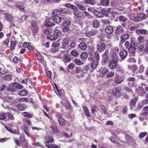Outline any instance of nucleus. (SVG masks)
<instances>
[{"label": "nucleus", "mask_w": 148, "mask_h": 148, "mask_svg": "<svg viewBox=\"0 0 148 148\" xmlns=\"http://www.w3.org/2000/svg\"><path fill=\"white\" fill-rule=\"evenodd\" d=\"M131 40L130 45V46L129 42L127 41L125 42V46L131 53H134L135 52L136 47L138 44L134 38H132Z\"/></svg>", "instance_id": "f257e3e1"}, {"label": "nucleus", "mask_w": 148, "mask_h": 148, "mask_svg": "<svg viewBox=\"0 0 148 148\" xmlns=\"http://www.w3.org/2000/svg\"><path fill=\"white\" fill-rule=\"evenodd\" d=\"M66 6L67 8L73 9V12L75 16L77 18H81L83 16L82 12L79 11L77 9L76 7L72 4L67 3L66 5Z\"/></svg>", "instance_id": "f03ea898"}, {"label": "nucleus", "mask_w": 148, "mask_h": 148, "mask_svg": "<svg viewBox=\"0 0 148 148\" xmlns=\"http://www.w3.org/2000/svg\"><path fill=\"white\" fill-rule=\"evenodd\" d=\"M58 11V10H55L54 11H53L52 13L53 15L52 18L54 22L57 23H59L61 21V16L59 12H57Z\"/></svg>", "instance_id": "7ed1b4c3"}, {"label": "nucleus", "mask_w": 148, "mask_h": 148, "mask_svg": "<svg viewBox=\"0 0 148 148\" xmlns=\"http://www.w3.org/2000/svg\"><path fill=\"white\" fill-rule=\"evenodd\" d=\"M116 58H112L111 60L109 61L108 66L109 68L111 70H114L115 69L117 64H118L119 58L118 56L116 55Z\"/></svg>", "instance_id": "20e7f679"}, {"label": "nucleus", "mask_w": 148, "mask_h": 148, "mask_svg": "<svg viewBox=\"0 0 148 148\" xmlns=\"http://www.w3.org/2000/svg\"><path fill=\"white\" fill-rule=\"evenodd\" d=\"M30 27L32 31L34 34H36L38 32V26L36 21H33L31 22Z\"/></svg>", "instance_id": "39448f33"}, {"label": "nucleus", "mask_w": 148, "mask_h": 148, "mask_svg": "<svg viewBox=\"0 0 148 148\" xmlns=\"http://www.w3.org/2000/svg\"><path fill=\"white\" fill-rule=\"evenodd\" d=\"M71 23V22L69 21H65L63 23L62 25L64 27L62 29L63 32H67L69 30V26L70 25Z\"/></svg>", "instance_id": "423d86ee"}, {"label": "nucleus", "mask_w": 148, "mask_h": 148, "mask_svg": "<svg viewBox=\"0 0 148 148\" xmlns=\"http://www.w3.org/2000/svg\"><path fill=\"white\" fill-rule=\"evenodd\" d=\"M45 25L47 27H49L54 25H55V23L52 18H47L45 21Z\"/></svg>", "instance_id": "0eeeda50"}, {"label": "nucleus", "mask_w": 148, "mask_h": 148, "mask_svg": "<svg viewBox=\"0 0 148 148\" xmlns=\"http://www.w3.org/2000/svg\"><path fill=\"white\" fill-rule=\"evenodd\" d=\"M121 89L120 87H118L112 91V94L116 97H119L121 95Z\"/></svg>", "instance_id": "6e6552de"}, {"label": "nucleus", "mask_w": 148, "mask_h": 148, "mask_svg": "<svg viewBox=\"0 0 148 148\" xmlns=\"http://www.w3.org/2000/svg\"><path fill=\"white\" fill-rule=\"evenodd\" d=\"M16 8L18 9L24 11L25 5L24 3L21 2H18L15 4Z\"/></svg>", "instance_id": "1a4fd4ad"}, {"label": "nucleus", "mask_w": 148, "mask_h": 148, "mask_svg": "<svg viewBox=\"0 0 148 148\" xmlns=\"http://www.w3.org/2000/svg\"><path fill=\"white\" fill-rule=\"evenodd\" d=\"M97 49L99 51L101 52L106 49V45L104 42H102L100 45H97Z\"/></svg>", "instance_id": "9d476101"}, {"label": "nucleus", "mask_w": 148, "mask_h": 148, "mask_svg": "<svg viewBox=\"0 0 148 148\" xmlns=\"http://www.w3.org/2000/svg\"><path fill=\"white\" fill-rule=\"evenodd\" d=\"M138 21H141L146 19L147 18V15L143 13L137 14Z\"/></svg>", "instance_id": "9b49d317"}, {"label": "nucleus", "mask_w": 148, "mask_h": 148, "mask_svg": "<svg viewBox=\"0 0 148 148\" xmlns=\"http://www.w3.org/2000/svg\"><path fill=\"white\" fill-rule=\"evenodd\" d=\"M97 33V31L96 29H92L91 31L87 32L86 33V35L88 37L94 36Z\"/></svg>", "instance_id": "f8f14e48"}, {"label": "nucleus", "mask_w": 148, "mask_h": 148, "mask_svg": "<svg viewBox=\"0 0 148 148\" xmlns=\"http://www.w3.org/2000/svg\"><path fill=\"white\" fill-rule=\"evenodd\" d=\"M62 44L61 46V47L64 49H66L68 48L69 46L68 40L66 38H64L62 42Z\"/></svg>", "instance_id": "ddd939ff"}, {"label": "nucleus", "mask_w": 148, "mask_h": 148, "mask_svg": "<svg viewBox=\"0 0 148 148\" xmlns=\"http://www.w3.org/2000/svg\"><path fill=\"white\" fill-rule=\"evenodd\" d=\"M17 83H15L13 84H10L9 85V88H7V90L11 91H16V90L17 89Z\"/></svg>", "instance_id": "4468645a"}, {"label": "nucleus", "mask_w": 148, "mask_h": 148, "mask_svg": "<svg viewBox=\"0 0 148 148\" xmlns=\"http://www.w3.org/2000/svg\"><path fill=\"white\" fill-rule=\"evenodd\" d=\"M130 35L128 34H126L122 35L121 37V40L120 41V44H123L126 40L128 39Z\"/></svg>", "instance_id": "2eb2a0df"}, {"label": "nucleus", "mask_w": 148, "mask_h": 148, "mask_svg": "<svg viewBox=\"0 0 148 148\" xmlns=\"http://www.w3.org/2000/svg\"><path fill=\"white\" fill-rule=\"evenodd\" d=\"M123 80V78L121 76L118 75H115L114 78V82L116 83L120 84Z\"/></svg>", "instance_id": "dca6fc26"}, {"label": "nucleus", "mask_w": 148, "mask_h": 148, "mask_svg": "<svg viewBox=\"0 0 148 148\" xmlns=\"http://www.w3.org/2000/svg\"><path fill=\"white\" fill-rule=\"evenodd\" d=\"M45 140L46 143H51L53 142L54 140L51 136L47 135L45 137Z\"/></svg>", "instance_id": "f3484780"}, {"label": "nucleus", "mask_w": 148, "mask_h": 148, "mask_svg": "<svg viewBox=\"0 0 148 148\" xmlns=\"http://www.w3.org/2000/svg\"><path fill=\"white\" fill-rule=\"evenodd\" d=\"M129 18L130 20L136 22L138 21V19L137 18V14L135 13H132L129 15Z\"/></svg>", "instance_id": "a211bd4d"}, {"label": "nucleus", "mask_w": 148, "mask_h": 148, "mask_svg": "<svg viewBox=\"0 0 148 148\" xmlns=\"http://www.w3.org/2000/svg\"><path fill=\"white\" fill-rule=\"evenodd\" d=\"M87 47V44L84 42L80 43L78 45V49L80 50L84 51L86 49Z\"/></svg>", "instance_id": "6ab92c4d"}, {"label": "nucleus", "mask_w": 148, "mask_h": 148, "mask_svg": "<svg viewBox=\"0 0 148 148\" xmlns=\"http://www.w3.org/2000/svg\"><path fill=\"white\" fill-rule=\"evenodd\" d=\"M105 32L107 34H112L113 32V27L111 26H107L105 28Z\"/></svg>", "instance_id": "aec40b11"}, {"label": "nucleus", "mask_w": 148, "mask_h": 148, "mask_svg": "<svg viewBox=\"0 0 148 148\" xmlns=\"http://www.w3.org/2000/svg\"><path fill=\"white\" fill-rule=\"evenodd\" d=\"M119 55L122 60H123L127 56V52L126 50H122L120 52Z\"/></svg>", "instance_id": "412c9836"}, {"label": "nucleus", "mask_w": 148, "mask_h": 148, "mask_svg": "<svg viewBox=\"0 0 148 148\" xmlns=\"http://www.w3.org/2000/svg\"><path fill=\"white\" fill-rule=\"evenodd\" d=\"M137 89L138 91V94L141 96H144L145 94L146 93L145 91L141 87H138Z\"/></svg>", "instance_id": "4be33fe9"}, {"label": "nucleus", "mask_w": 148, "mask_h": 148, "mask_svg": "<svg viewBox=\"0 0 148 148\" xmlns=\"http://www.w3.org/2000/svg\"><path fill=\"white\" fill-rule=\"evenodd\" d=\"M0 120L7 121L6 113L4 112H0Z\"/></svg>", "instance_id": "5701e85b"}, {"label": "nucleus", "mask_w": 148, "mask_h": 148, "mask_svg": "<svg viewBox=\"0 0 148 148\" xmlns=\"http://www.w3.org/2000/svg\"><path fill=\"white\" fill-rule=\"evenodd\" d=\"M123 29L122 27H118L115 30V34L117 35L121 34L123 32Z\"/></svg>", "instance_id": "b1692460"}, {"label": "nucleus", "mask_w": 148, "mask_h": 148, "mask_svg": "<svg viewBox=\"0 0 148 148\" xmlns=\"http://www.w3.org/2000/svg\"><path fill=\"white\" fill-rule=\"evenodd\" d=\"M92 26L96 28H97L99 25V21L95 19H93L92 22Z\"/></svg>", "instance_id": "393cba45"}, {"label": "nucleus", "mask_w": 148, "mask_h": 148, "mask_svg": "<svg viewBox=\"0 0 148 148\" xmlns=\"http://www.w3.org/2000/svg\"><path fill=\"white\" fill-rule=\"evenodd\" d=\"M4 17L9 22H11L12 21V17L9 14H4Z\"/></svg>", "instance_id": "a878e982"}, {"label": "nucleus", "mask_w": 148, "mask_h": 148, "mask_svg": "<svg viewBox=\"0 0 148 148\" xmlns=\"http://www.w3.org/2000/svg\"><path fill=\"white\" fill-rule=\"evenodd\" d=\"M83 109L86 116L89 117L90 116V112L87 107L85 106L83 107Z\"/></svg>", "instance_id": "bb28decb"}, {"label": "nucleus", "mask_w": 148, "mask_h": 148, "mask_svg": "<svg viewBox=\"0 0 148 148\" xmlns=\"http://www.w3.org/2000/svg\"><path fill=\"white\" fill-rule=\"evenodd\" d=\"M25 105L24 104H19L17 106V108L19 110H23L26 108Z\"/></svg>", "instance_id": "cd10ccee"}, {"label": "nucleus", "mask_w": 148, "mask_h": 148, "mask_svg": "<svg viewBox=\"0 0 148 148\" xmlns=\"http://www.w3.org/2000/svg\"><path fill=\"white\" fill-rule=\"evenodd\" d=\"M5 127L7 130H8L9 132L12 133H13L18 134L19 133V132L18 131H17L15 129H11L10 127H8L7 126H5Z\"/></svg>", "instance_id": "c85d7f7f"}, {"label": "nucleus", "mask_w": 148, "mask_h": 148, "mask_svg": "<svg viewBox=\"0 0 148 148\" xmlns=\"http://www.w3.org/2000/svg\"><path fill=\"white\" fill-rule=\"evenodd\" d=\"M98 62L97 61H95V60H93L91 63V66L92 68L95 69L97 66Z\"/></svg>", "instance_id": "c756f323"}, {"label": "nucleus", "mask_w": 148, "mask_h": 148, "mask_svg": "<svg viewBox=\"0 0 148 148\" xmlns=\"http://www.w3.org/2000/svg\"><path fill=\"white\" fill-rule=\"evenodd\" d=\"M88 57V54L86 52H84L82 53L80 56V58L83 61H85Z\"/></svg>", "instance_id": "7c9ffc66"}, {"label": "nucleus", "mask_w": 148, "mask_h": 148, "mask_svg": "<svg viewBox=\"0 0 148 148\" xmlns=\"http://www.w3.org/2000/svg\"><path fill=\"white\" fill-rule=\"evenodd\" d=\"M58 36L56 35L54 33L53 34L48 35L47 36V38L48 39H49L51 40H53L57 39Z\"/></svg>", "instance_id": "2f4dec72"}, {"label": "nucleus", "mask_w": 148, "mask_h": 148, "mask_svg": "<svg viewBox=\"0 0 148 148\" xmlns=\"http://www.w3.org/2000/svg\"><path fill=\"white\" fill-rule=\"evenodd\" d=\"M18 43V41H12L11 42L10 49L11 50H13L14 49V48L16 46V45Z\"/></svg>", "instance_id": "473e14b6"}, {"label": "nucleus", "mask_w": 148, "mask_h": 148, "mask_svg": "<svg viewBox=\"0 0 148 148\" xmlns=\"http://www.w3.org/2000/svg\"><path fill=\"white\" fill-rule=\"evenodd\" d=\"M58 121L60 125L63 126L65 125V121L61 116L59 117L58 118Z\"/></svg>", "instance_id": "72a5a7b5"}, {"label": "nucleus", "mask_w": 148, "mask_h": 148, "mask_svg": "<svg viewBox=\"0 0 148 148\" xmlns=\"http://www.w3.org/2000/svg\"><path fill=\"white\" fill-rule=\"evenodd\" d=\"M95 0H86L84 1V2L86 4L93 5L96 3V2Z\"/></svg>", "instance_id": "f704fd0d"}, {"label": "nucleus", "mask_w": 148, "mask_h": 148, "mask_svg": "<svg viewBox=\"0 0 148 148\" xmlns=\"http://www.w3.org/2000/svg\"><path fill=\"white\" fill-rule=\"evenodd\" d=\"M54 33L57 36H59L61 35V32L60 30L58 29V27H56L54 29Z\"/></svg>", "instance_id": "c9c22d12"}, {"label": "nucleus", "mask_w": 148, "mask_h": 148, "mask_svg": "<svg viewBox=\"0 0 148 148\" xmlns=\"http://www.w3.org/2000/svg\"><path fill=\"white\" fill-rule=\"evenodd\" d=\"M52 32V29L51 28H47L44 31V33L45 34H49L51 33Z\"/></svg>", "instance_id": "e433bc0d"}, {"label": "nucleus", "mask_w": 148, "mask_h": 148, "mask_svg": "<svg viewBox=\"0 0 148 148\" xmlns=\"http://www.w3.org/2000/svg\"><path fill=\"white\" fill-rule=\"evenodd\" d=\"M116 71L118 72H120V73H122L123 71V70L122 67L119 65H116V68L115 69Z\"/></svg>", "instance_id": "4c0bfd02"}, {"label": "nucleus", "mask_w": 148, "mask_h": 148, "mask_svg": "<svg viewBox=\"0 0 148 148\" xmlns=\"http://www.w3.org/2000/svg\"><path fill=\"white\" fill-rule=\"evenodd\" d=\"M109 3V1L108 0H103L100 2L101 5L103 6H108Z\"/></svg>", "instance_id": "58836bf2"}, {"label": "nucleus", "mask_w": 148, "mask_h": 148, "mask_svg": "<svg viewBox=\"0 0 148 148\" xmlns=\"http://www.w3.org/2000/svg\"><path fill=\"white\" fill-rule=\"evenodd\" d=\"M4 102H8L10 101L11 98L9 97L8 95H6L2 97Z\"/></svg>", "instance_id": "ea45409f"}, {"label": "nucleus", "mask_w": 148, "mask_h": 148, "mask_svg": "<svg viewBox=\"0 0 148 148\" xmlns=\"http://www.w3.org/2000/svg\"><path fill=\"white\" fill-rule=\"evenodd\" d=\"M56 10H58V12H59L60 13V14L61 16V14H66L67 13V10L63 8H58V9H56Z\"/></svg>", "instance_id": "a19ab883"}, {"label": "nucleus", "mask_w": 148, "mask_h": 148, "mask_svg": "<svg viewBox=\"0 0 148 148\" xmlns=\"http://www.w3.org/2000/svg\"><path fill=\"white\" fill-rule=\"evenodd\" d=\"M46 146L48 148H60L59 146L56 144H46Z\"/></svg>", "instance_id": "79ce46f5"}, {"label": "nucleus", "mask_w": 148, "mask_h": 148, "mask_svg": "<svg viewBox=\"0 0 148 148\" xmlns=\"http://www.w3.org/2000/svg\"><path fill=\"white\" fill-rule=\"evenodd\" d=\"M24 130L25 134L28 137H31V135L29 134V129L28 127H25L24 128Z\"/></svg>", "instance_id": "37998d69"}, {"label": "nucleus", "mask_w": 148, "mask_h": 148, "mask_svg": "<svg viewBox=\"0 0 148 148\" xmlns=\"http://www.w3.org/2000/svg\"><path fill=\"white\" fill-rule=\"evenodd\" d=\"M9 88V85L7 87H6L5 85H3L2 86H0V91H8L7 89V88Z\"/></svg>", "instance_id": "c03bdc74"}, {"label": "nucleus", "mask_w": 148, "mask_h": 148, "mask_svg": "<svg viewBox=\"0 0 148 148\" xmlns=\"http://www.w3.org/2000/svg\"><path fill=\"white\" fill-rule=\"evenodd\" d=\"M12 78V76L11 75H5L4 77V79L6 81H11Z\"/></svg>", "instance_id": "a18cd8bd"}, {"label": "nucleus", "mask_w": 148, "mask_h": 148, "mask_svg": "<svg viewBox=\"0 0 148 148\" xmlns=\"http://www.w3.org/2000/svg\"><path fill=\"white\" fill-rule=\"evenodd\" d=\"M71 54L72 56L75 57L79 55L77 51L75 49H73L72 50L71 52Z\"/></svg>", "instance_id": "49530a36"}, {"label": "nucleus", "mask_w": 148, "mask_h": 148, "mask_svg": "<svg viewBox=\"0 0 148 148\" xmlns=\"http://www.w3.org/2000/svg\"><path fill=\"white\" fill-rule=\"evenodd\" d=\"M18 101L20 102H29V99L28 98H22L18 99Z\"/></svg>", "instance_id": "de8ad7c7"}, {"label": "nucleus", "mask_w": 148, "mask_h": 148, "mask_svg": "<svg viewBox=\"0 0 148 148\" xmlns=\"http://www.w3.org/2000/svg\"><path fill=\"white\" fill-rule=\"evenodd\" d=\"M22 115L23 116L28 118H31L32 116V115L30 114L27 112H24L23 113Z\"/></svg>", "instance_id": "09e8293b"}, {"label": "nucleus", "mask_w": 148, "mask_h": 148, "mask_svg": "<svg viewBox=\"0 0 148 148\" xmlns=\"http://www.w3.org/2000/svg\"><path fill=\"white\" fill-rule=\"evenodd\" d=\"M71 60V58L70 56L67 55L63 59V61L64 63L68 62Z\"/></svg>", "instance_id": "8fccbe9b"}, {"label": "nucleus", "mask_w": 148, "mask_h": 148, "mask_svg": "<svg viewBox=\"0 0 148 148\" xmlns=\"http://www.w3.org/2000/svg\"><path fill=\"white\" fill-rule=\"evenodd\" d=\"M95 56L94 58L95 61L98 62L99 59V53L97 52H95L94 53Z\"/></svg>", "instance_id": "3c124183"}, {"label": "nucleus", "mask_w": 148, "mask_h": 148, "mask_svg": "<svg viewBox=\"0 0 148 148\" xmlns=\"http://www.w3.org/2000/svg\"><path fill=\"white\" fill-rule=\"evenodd\" d=\"M60 40H58L57 41L53 42L52 44V46L54 47H58L60 45Z\"/></svg>", "instance_id": "603ef678"}, {"label": "nucleus", "mask_w": 148, "mask_h": 148, "mask_svg": "<svg viewBox=\"0 0 148 148\" xmlns=\"http://www.w3.org/2000/svg\"><path fill=\"white\" fill-rule=\"evenodd\" d=\"M109 70L107 68H104L101 71V73L102 74L103 76H105L108 74Z\"/></svg>", "instance_id": "864d4df0"}, {"label": "nucleus", "mask_w": 148, "mask_h": 148, "mask_svg": "<svg viewBox=\"0 0 148 148\" xmlns=\"http://www.w3.org/2000/svg\"><path fill=\"white\" fill-rule=\"evenodd\" d=\"M10 41V39L9 38H7L4 40L2 41L3 44L4 45H5L8 46Z\"/></svg>", "instance_id": "5fc2aeb1"}, {"label": "nucleus", "mask_w": 148, "mask_h": 148, "mask_svg": "<svg viewBox=\"0 0 148 148\" xmlns=\"http://www.w3.org/2000/svg\"><path fill=\"white\" fill-rule=\"evenodd\" d=\"M27 94L26 90H20L19 92V95L21 96H24L26 95Z\"/></svg>", "instance_id": "6e6d98bb"}, {"label": "nucleus", "mask_w": 148, "mask_h": 148, "mask_svg": "<svg viewBox=\"0 0 148 148\" xmlns=\"http://www.w3.org/2000/svg\"><path fill=\"white\" fill-rule=\"evenodd\" d=\"M91 112L92 113L94 114L95 112H97L98 110H99L95 106H91Z\"/></svg>", "instance_id": "4d7b16f0"}, {"label": "nucleus", "mask_w": 148, "mask_h": 148, "mask_svg": "<svg viewBox=\"0 0 148 148\" xmlns=\"http://www.w3.org/2000/svg\"><path fill=\"white\" fill-rule=\"evenodd\" d=\"M74 61L75 63L78 65H82L84 64V62H82L79 59H75Z\"/></svg>", "instance_id": "13d9d810"}, {"label": "nucleus", "mask_w": 148, "mask_h": 148, "mask_svg": "<svg viewBox=\"0 0 148 148\" xmlns=\"http://www.w3.org/2000/svg\"><path fill=\"white\" fill-rule=\"evenodd\" d=\"M100 108L104 114H108V112L104 107L102 106H100Z\"/></svg>", "instance_id": "bf43d9fd"}, {"label": "nucleus", "mask_w": 148, "mask_h": 148, "mask_svg": "<svg viewBox=\"0 0 148 148\" xmlns=\"http://www.w3.org/2000/svg\"><path fill=\"white\" fill-rule=\"evenodd\" d=\"M119 18L121 22H124L127 20V18L125 17L122 16H120Z\"/></svg>", "instance_id": "052dcab7"}, {"label": "nucleus", "mask_w": 148, "mask_h": 148, "mask_svg": "<svg viewBox=\"0 0 148 148\" xmlns=\"http://www.w3.org/2000/svg\"><path fill=\"white\" fill-rule=\"evenodd\" d=\"M144 67L142 65H141L139 68V72L141 73H143L144 71Z\"/></svg>", "instance_id": "680f3d73"}, {"label": "nucleus", "mask_w": 148, "mask_h": 148, "mask_svg": "<svg viewBox=\"0 0 148 148\" xmlns=\"http://www.w3.org/2000/svg\"><path fill=\"white\" fill-rule=\"evenodd\" d=\"M139 3L141 5L138 6V10H141L144 9V5L141 2H139Z\"/></svg>", "instance_id": "e2e57ef3"}, {"label": "nucleus", "mask_w": 148, "mask_h": 148, "mask_svg": "<svg viewBox=\"0 0 148 148\" xmlns=\"http://www.w3.org/2000/svg\"><path fill=\"white\" fill-rule=\"evenodd\" d=\"M106 43L107 46L109 48L111 47L112 46V44L111 42L109 40L106 41Z\"/></svg>", "instance_id": "0e129e2a"}, {"label": "nucleus", "mask_w": 148, "mask_h": 148, "mask_svg": "<svg viewBox=\"0 0 148 148\" xmlns=\"http://www.w3.org/2000/svg\"><path fill=\"white\" fill-rule=\"evenodd\" d=\"M114 73L112 72H110L108 73L106 77L107 78H110L113 77L114 75Z\"/></svg>", "instance_id": "69168bd1"}, {"label": "nucleus", "mask_w": 148, "mask_h": 148, "mask_svg": "<svg viewBox=\"0 0 148 148\" xmlns=\"http://www.w3.org/2000/svg\"><path fill=\"white\" fill-rule=\"evenodd\" d=\"M7 114V116H8V117L11 120H13L14 118L13 116L10 113H6Z\"/></svg>", "instance_id": "338daca9"}, {"label": "nucleus", "mask_w": 148, "mask_h": 148, "mask_svg": "<svg viewBox=\"0 0 148 148\" xmlns=\"http://www.w3.org/2000/svg\"><path fill=\"white\" fill-rule=\"evenodd\" d=\"M147 132H144L141 133L139 135V136L140 138H142L145 136L147 134Z\"/></svg>", "instance_id": "774afa93"}]
</instances>
